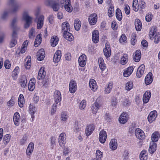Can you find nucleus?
<instances>
[{"label":"nucleus","mask_w":160,"mask_h":160,"mask_svg":"<svg viewBox=\"0 0 160 160\" xmlns=\"http://www.w3.org/2000/svg\"><path fill=\"white\" fill-rule=\"evenodd\" d=\"M157 29L155 26L152 27L149 32V37L150 38L155 34L153 37L154 42L158 43L160 41V33L157 32Z\"/></svg>","instance_id":"obj_1"},{"label":"nucleus","mask_w":160,"mask_h":160,"mask_svg":"<svg viewBox=\"0 0 160 160\" xmlns=\"http://www.w3.org/2000/svg\"><path fill=\"white\" fill-rule=\"evenodd\" d=\"M32 19V18L29 15L28 12L25 11L23 12L22 15V20L25 22L24 25L25 28H28L29 27Z\"/></svg>","instance_id":"obj_2"},{"label":"nucleus","mask_w":160,"mask_h":160,"mask_svg":"<svg viewBox=\"0 0 160 160\" xmlns=\"http://www.w3.org/2000/svg\"><path fill=\"white\" fill-rule=\"evenodd\" d=\"M8 5L13 4V8L11 12L13 13L18 12L22 7V4L21 3L14 2V0H8Z\"/></svg>","instance_id":"obj_3"},{"label":"nucleus","mask_w":160,"mask_h":160,"mask_svg":"<svg viewBox=\"0 0 160 160\" xmlns=\"http://www.w3.org/2000/svg\"><path fill=\"white\" fill-rule=\"evenodd\" d=\"M45 3L47 6H51L54 11H58L59 9L58 3L53 0H47Z\"/></svg>","instance_id":"obj_4"},{"label":"nucleus","mask_w":160,"mask_h":160,"mask_svg":"<svg viewBox=\"0 0 160 160\" xmlns=\"http://www.w3.org/2000/svg\"><path fill=\"white\" fill-rule=\"evenodd\" d=\"M44 19V16L42 15H40L36 18L35 22H37V29H40L42 28L43 25Z\"/></svg>","instance_id":"obj_5"},{"label":"nucleus","mask_w":160,"mask_h":160,"mask_svg":"<svg viewBox=\"0 0 160 160\" xmlns=\"http://www.w3.org/2000/svg\"><path fill=\"white\" fill-rule=\"evenodd\" d=\"M158 115L157 112L155 110L151 111L148 115V119L150 123H152L155 120Z\"/></svg>","instance_id":"obj_6"},{"label":"nucleus","mask_w":160,"mask_h":160,"mask_svg":"<svg viewBox=\"0 0 160 160\" xmlns=\"http://www.w3.org/2000/svg\"><path fill=\"white\" fill-rule=\"evenodd\" d=\"M66 135L65 133H61L58 138V142L61 147L64 146L66 143Z\"/></svg>","instance_id":"obj_7"},{"label":"nucleus","mask_w":160,"mask_h":160,"mask_svg":"<svg viewBox=\"0 0 160 160\" xmlns=\"http://www.w3.org/2000/svg\"><path fill=\"white\" fill-rule=\"evenodd\" d=\"M129 118L128 114L125 112H123L120 116L118 120L121 123L124 124L127 122Z\"/></svg>","instance_id":"obj_8"},{"label":"nucleus","mask_w":160,"mask_h":160,"mask_svg":"<svg viewBox=\"0 0 160 160\" xmlns=\"http://www.w3.org/2000/svg\"><path fill=\"white\" fill-rule=\"evenodd\" d=\"M136 137L139 139H142L145 137L144 132L140 128H137L135 132Z\"/></svg>","instance_id":"obj_9"},{"label":"nucleus","mask_w":160,"mask_h":160,"mask_svg":"<svg viewBox=\"0 0 160 160\" xmlns=\"http://www.w3.org/2000/svg\"><path fill=\"white\" fill-rule=\"evenodd\" d=\"M64 8L65 10L68 12H72L73 8L71 4V0H65Z\"/></svg>","instance_id":"obj_10"},{"label":"nucleus","mask_w":160,"mask_h":160,"mask_svg":"<svg viewBox=\"0 0 160 160\" xmlns=\"http://www.w3.org/2000/svg\"><path fill=\"white\" fill-rule=\"evenodd\" d=\"M78 61L79 66L81 67H83L86 63V56L85 54L81 55L79 58Z\"/></svg>","instance_id":"obj_11"},{"label":"nucleus","mask_w":160,"mask_h":160,"mask_svg":"<svg viewBox=\"0 0 160 160\" xmlns=\"http://www.w3.org/2000/svg\"><path fill=\"white\" fill-rule=\"evenodd\" d=\"M107 138V133L104 130H102L99 132V139L100 142L103 143L105 142Z\"/></svg>","instance_id":"obj_12"},{"label":"nucleus","mask_w":160,"mask_h":160,"mask_svg":"<svg viewBox=\"0 0 160 160\" xmlns=\"http://www.w3.org/2000/svg\"><path fill=\"white\" fill-rule=\"evenodd\" d=\"M77 88V85L75 81L73 80H71L69 84V90L71 93H74Z\"/></svg>","instance_id":"obj_13"},{"label":"nucleus","mask_w":160,"mask_h":160,"mask_svg":"<svg viewBox=\"0 0 160 160\" xmlns=\"http://www.w3.org/2000/svg\"><path fill=\"white\" fill-rule=\"evenodd\" d=\"M54 99L56 103L60 102L62 100L61 94L60 91L55 90L54 94Z\"/></svg>","instance_id":"obj_14"},{"label":"nucleus","mask_w":160,"mask_h":160,"mask_svg":"<svg viewBox=\"0 0 160 160\" xmlns=\"http://www.w3.org/2000/svg\"><path fill=\"white\" fill-rule=\"evenodd\" d=\"M97 21V14L94 13L90 15L88 18L89 23L91 25H94Z\"/></svg>","instance_id":"obj_15"},{"label":"nucleus","mask_w":160,"mask_h":160,"mask_svg":"<svg viewBox=\"0 0 160 160\" xmlns=\"http://www.w3.org/2000/svg\"><path fill=\"white\" fill-rule=\"evenodd\" d=\"M19 82L20 85L22 88H25L27 85V80L26 76L22 75L20 77Z\"/></svg>","instance_id":"obj_16"},{"label":"nucleus","mask_w":160,"mask_h":160,"mask_svg":"<svg viewBox=\"0 0 160 160\" xmlns=\"http://www.w3.org/2000/svg\"><path fill=\"white\" fill-rule=\"evenodd\" d=\"M92 41L95 43H98L99 40V34L98 30H94L92 32Z\"/></svg>","instance_id":"obj_17"},{"label":"nucleus","mask_w":160,"mask_h":160,"mask_svg":"<svg viewBox=\"0 0 160 160\" xmlns=\"http://www.w3.org/2000/svg\"><path fill=\"white\" fill-rule=\"evenodd\" d=\"M145 70V66L144 64H142L138 68L137 72V76L140 78L142 77L144 73Z\"/></svg>","instance_id":"obj_18"},{"label":"nucleus","mask_w":160,"mask_h":160,"mask_svg":"<svg viewBox=\"0 0 160 160\" xmlns=\"http://www.w3.org/2000/svg\"><path fill=\"white\" fill-rule=\"evenodd\" d=\"M95 129V126L93 124L89 125L88 126L85 130V133L86 136H88L90 135Z\"/></svg>","instance_id":"obj_19"},{"label":"nucleus","mask_w":160,"mask_h":160,"mask_svg":"<svg viewBox=\"0 0 160 160\" xmlns=\"http://www.w3.org/2000/svg\"><path fill=\"white\" fill-rule=\"evenodd\" d=\"M45 54L43 49H40L37 52V59L41 61L45 57Z\"/></svg>","instance_id":"obj_20"},{"label":"nucleus","mask_w":160,"mask_h":160,"mask_svg":"<svg viewBox=\"0 0 160 160\" xmlns=\"http://www.w3.org/2000/svg\"><path fill=\"white\" fill-rule=\"evenodd\" d=\"M61 51L60 50H57L53 56V62L55 63L59 62L61 59Z\"/></svg>","instance_id":"obj_21"},{"label":"nucleus","mask_w":160,"mask_h":160,"mask_svg":"<svg viewBox=\"0 0 160 160\" xmlns=\"http://www.w3.org/2000/svg\"><path fill=\"white\" fill-rule=\"evenodd\" d=\"M153 80L152 74L149 72L146 76L145 79V83L147 85H149L152 83Z\"/></svg>","instance_id":"obj_22"},{"label":"nucleus","mask_w":160,"mask_h":160,"mask_svg":"<svg viewBox=\"0 0 160 160\" xmlns=\"http://www.w3.org/2000/svg\"><path fill=\"white\" fill-rule=\"evenodd\" d=\"M34 144L33 143L30 142L29 143L26 152L28 158H30V154H31L34 149Z\"/></svg>","instance_id":"obj_23"},{"label":"nucleus","mask_w":160,"mask_h":160,"mask_svg":"<svg viewBox=\"0 0 160 160\" xmlns=\"http://www.w3.org/2000/svg\"><path fill=\"white\" fill-rule=\"evenodd\" d=\"M20 119V116L19 113L16 112L14 113L13 117V121L15 125L18 126L19 125Z\"/></svg>","instance_id":"obj_24"},{"label":"nucleus","mask_w":160,"mask_h":160,"mask_svg":"<svg viewBox=\"0 0 160 160\" xmlns=\"http://www.w3.org/2000/svg\"><path fill=\"white\" fill-rule=\"evenodd\" d=\"M89 86L91 89L93 91H96L98 88L96 82L93 79H90L89 82Z\"/></svg>","instance_id":"obj_25"},{"label":"nucleus","mask_w":160,"mask_h":160,"mask_svg":"<svg viewBox=\"0 0 160 160\" xmlns=\"http://www.w3.org/2000/svg\"><path fill=\"white\" fill-rule=\"evenodd\" d=\"M70 30V28L69 23L66 22H63L62 25V32H63V33Z\"/></svg>","instance_id":"obj_26"},{"label":"nucleus","mask_w":160,"mask_h":160,"mask_svg":"<svg viewBox=\"0 0 160 160\" xmlns=\"http://www.w3.org/2000/svg\"><path fill=\"white\" fill-rule=\"evenodd\" d=\"M133 68L132 67H129L124 70L123 75L124 77H127L129 76L132 72Z\"/></svg>","instance_id":"obj_27"},{"label":"nucleus","mask_w":160,"mask_h":160,"mask_svg":"<svg viewBox=\"0 0 160 160\" xmlns=\"http://www.w3.org/2000/svg\"><path fill=\"white\" fill-rule=\"evenodd\" d=\"M46 74V72L44 71V68L43 67H41L39 71L38 76V79H43L45 77Z\"/></svg>","instance_id":"obj_28"},{"label":"nucleus","mask_w":160,"mask_h":160,"mask_svg":"<svg viewBox=\"0 0 160 160\" xmlns=\"http://www.w3.org/2000/svg\"><path fill=\"white\" fill-rule=\"evenodd\" d=\"M36 80L34 78H32L30 80L28 84V89L31 91H33L35 88Z\"/></svg>","instance_id":"obj_29"},{"label":"nucleus","mask_w":160,"mask_h":160,"mask_svg":"<svg viewBox=\"0 0 160 160\" xmlns=\"http://www.w3.org/2000/svg\"><path fill=\"white\" fill-rule=\"evenodd\" d=\"M160 137V134L158 131L154 132L152 134L151 140L153 142H155L158 141Z\"/></svg>","instance_id":"obj_30"},{"label":"nucleus","mask_w":160,"mask_h":160,"mask_svg":"<svg viewBox=\"0 0 160 160\" xmlns=\"http://www.w3.org/2000/svg\"><path fill=\"white\" fill-rule=\"evenodd\" d=\"M151 96V93L150 91H146L143 95V101L145 103H147Z\"/></svg>","instance_id":"obj_31"},{"label":"nucleus","mask_w":160,"mask_h":160,"mask_svg":"<svg viewBox=\"0 0 160 160\" xmlns=\"http://www.w3.org/2000/svg\"><path fill=\"white\" fill-rule=\"evenodd\" d=\"M157 147V144L155 142H152L150 143L148 151L150 153H153L156 151Z\"/></svg>","instance_id":"obj_32"},{"label":"nucleus","mask_w":160,"mask_h":160,"mask_svg":"<svg viewBox=\"0 0 160 160\" xmlns=\"http://www.w3.org/2000/svg\"><path fill=\"white\" fill-rule=\"evenodd\" d=\"M113 83L112 82H109L106 86L104 90V92L106 94L110 93L113 87Z\"/></svg>","instance_id":"obj_33"},{"label":"nucleus","mask_w":160,"mask_h":160,"mask_svg":"<svg viewBox=\"0 0 160 160\" xmlns=\"http://www.w3.org/2000/svg\"><path fill=\"white\" fill-rule=\"evenodd\" d=\"M103 52L106 57H110L111 54V49L109 45H106L105 48L103 49Z\"/></svg>","instance_id":"obj_34"},{"label":"nucleus","mask_w":160,"mask_h":160,"mask_svg":"<svg viewBox=\"0 0 160 160\" xmlns=\"http://www.w3.org/2000/svg\"><path fill=\"white\" fill-rule=\"evenodd\" d=\"M135 26L137 31H140L142 28V24L140 21L138 19H135L134 22Z\"/></svg>","instance_id":"obj_35"},{"label":"nucleus","mask_w":160,"mask_h":160,"mask_svg":"<svg viewBox=\"0 0 160 160\" xmlns=\"http://www.w3.org/2000/svg\"><path fill=\"white\" fill-rule=\"evenodd\" d=\"M117 140L115 139H112L110 143V148L113 150H116L117 148Z\"/></svg>","instance_id":"obj_36"},{"label":"nucleus","mask_w":160,"mask_h":160,"mask_svg":"<svg viewBox=\"0 0 160 160\" xmlns=\"http://www.w3.org/2000/svg\"><path fill=\"white\" fill-rule=\"evenodd\" d=\"M64 38L69 41H72L73 39V37L72 34L69 32L68 31L63 33Z\"/></svg>","instance_id":"obj_37"},{"label":"nucleus","mask_w":160,"mask_h":160,"mask_svg":"<svg viewBox=\"0 0 160 160\" xmlns=\"http://www.w3.org/2000/svg\"><path fill=\"white\" fill-rule=\"evenodd\" d=\"M19 72V68L16 67L13 70L12 73V77L14 80H16L18 77V73Z\"/></svg>","instance_id":"obj_38"},{"label":"nucleus","mask_w":160,"mask_h":160,"mask_svg":"<svg viewBox=\"0 0 160 160\" xmlns=\"http://www.w3.org/2000/svg\"><path fill=\"white\" fill-rule=\"evenodd\" d=\"M98 62L100 69L102 71L104 70L106 67L103 59L102 58H99Z\"/></svg>","instance_id":"obj_39"},{"label":"nucleus","mask_w":160,"mask_h":160,"mask_svg":"<svg viewBox=\"0 0 160 160\" xmlns=\"http://www.w3.org/2000/svg\"><path fill=\"white\" fill-rule=\"evenodd\" d=\"M100 105L98 102H95L92 106V112L93 114H96L99 109Z\"/></svg>","instance_id":"obj_40"},{"label":"nucleus","mask_w":160,"mask_h":160,"mask_svg":"<svg viewBox=\"0 0 160 160\" xmlns=\"http://www.w3.org/2000/svg\"><path fill=\"white\" fill-rule=\"evenodd\" d=\"M141 58V53L140 50H137L135 52V54L133 57V59L136 62H138Z\"/></svg>","instance_id":"obj_41"},{"label":"nucleus","mask_w":160,"mask_h":160,"mask_svg":"<svg viewBox=\"0 0 160 160\" xmlns=\"http://www.w3.org/2000/svg\"><path fill=\"white\" fill-rule=\"evenodd\" d=\"M81 22L78 19H76L74 21V27L75 29L77 31H78L81 27Z\"/></svg>","instance_id":"obj_42"},{"label":"nucleus","mask_w":160,"mask_h":160,"mask_svg":"<svg viewBox=\"0 0 160 160\" xmlns=\"http://www.w3.org/2000/svg\"><path fill=\"white\" fill-rule=\"evenodd\" d=\"M24 103V100L23 96L22 94H20L19 97L18 99V104L20 108H22L23 107Z\"/></svg>","instance_id":"obj_43"},{"label":"nucleus","mask_w":160,"mask_h":160,"mask_svg":"<svg viewBox=\"0 0 160 160\" xmlns=\"http://www.w3.org/2000/svg\"><path fill=\"white\" fill-rule=\"evenodd\" d=\"M58 38L56 36H54L51 38V43L52 46L54 47L55 46L58 42Z\"/></svg>","instance_id":"obj_44"},{"label":"nucleus","mask_w":160,"mask_h":160,"mask_svg":"<svg viewBox=\"0 0 160 160\" xmlns=\"http://www.w3.org/2000/svg\"><path fill=\"white\" fill-rule=\"evenodd\" d=\"M116 16L117 19L119 21H121L122 16L121 11L119 8H117L116 10Z\"/></svg>","instance_id":"obj_45"},{"label":"nucleus","mask_w":160,"mask_h":160,"mask_svg":"<svg viewBox=\"0 0 160 160\" xmlns=\"http://www.w3.org/2000/svg\"><path fill=\"white\" fill-rule=\"evenodd\" d=\"M139 158L140 160H147L148 159L147 153L146 150H143L141 152Z\"/></svg>","instance_id":"obj_46"},{"label":"nucleus","mask_w":160,"mask_h":160,"mask_svg":"<svg viewBox=\"0 0 160 160\" xmlns=\"http://www.w3.org/2000/svg\"><path fill=\"white\" fill-rule=\"evenodd\" d=\"M42 38L40 34H38L36 37L34 42V46L35 47H38L41 43Z\"/></svg>","instance_id":"obj_47"},{"label":"nucleus","mask_w":160,"mask_h":160,"mask_svg":"<svg viewBox=\"0 0 160 160\" xmlns=\"http://www.w3.org/2000/svg\"><path fill=\"white\" fill-rule=\"evenodd\" d=\"M25 66L26 69H29L31 66V58L30 56L27 57L25 60Z\"/></svg>","instance_id":"obj_48"},{"label":"nucleus","mask_w":160,"mask_h":160,"mask_svg":"<svg viewBox=\"0 0 160 160\" xmlns=\"http://www.w3.org/2000/svg\"><path fill=\"white\" fill-rule=\"evenodd\" d=\"M11 138L10 135L9 134H7L5 135L3 139V142L4 144L7 145L9 142Z\"/></svg>","instance_id":"obj_49"},{"label":"nucleus","mask_w":160,"mask_h":160,"mask_svg":"<svg viewBox=\"0 0 160 160\" xmlns=\"http://www.w3.org/2000/svg\"><path fill=\"white\" fill-rule=\"evenodd\" d=\"M138 0H133L132 3L133 9L135 12H137L139 9V4Z\"/></svg>","instance_id":"obj_50"},{"label":"nucleus","mask_w":160,"mask_h":160,"mask_svg":"<svg viewBox=\"0 0 160 160\" xmlns=\"http://www.w3.org/2000/svg\"><path fill=\"white\" fill-rule=\"evenodd\" d=\"M96 158L98 160H102L103 157V153L99 150H97L96 153Z\"/></svg>","instance_id":"obj_51"},{"label":"nucleus","mask_w":160,"mask_h":160,"mask_svg":"<svg viewBox=\"0 0 160 160\" xmlns=\"http://www.w3.org/2000/svg\"><path fill=\"white\" fill-rule=\"evenodd\" d=\"M133 87V82L131 81L128 82L125 84V89L128 91L131 89Z\"/></svg>","instance_id":"obj_52"},{"label":"nucleus","mask_w":160,"mask_h":160,"mask_svg":"<svg viewBox=\"0 0 160 160\" xmlns=\"http://www.w3.org/2000/svg\"><path fill=\"white\" fill-rule=\"evenodd\" d=\"M128 60V56L127 54H124L121 59V63L124 65L127 63Z\"/></svg>","instance_id":"obj_53"},{"label":"nucleus","mask_w":160,"mask_h":160,"mask_svg":"<svg viewBox=\"0 0 160 160\" xmlns=\"http://www.w3.org/2000/svg\"><path fill=\"white\" fill-rule=\"evenodd\" d=\"M114 7L112 5L110 6L108 10V15L109 17H112L114 12Z\"/></svg>","instance_id":"obj_54"},{"label":"nucleus","mask_w":160,"mask_h":160,"mask_svg":"<svg viewBox=\"0 0 160 160\" xmlns=\"http://www.w3.org/2000/svg\"><path fill=\"white\" fill-rule=\"evenodd\" d=\"M11 11L10 10H5L1 14V18L3 20L6 19L8 17V14Z\"/></svg>","instance_id":"obj_55"},{"label":"nucleus","mask_w":160,"mask_h":160,"mask_svg":"<svg viewBox=\"0 0 160 160\" xmlns=\"http://www.w3.org/2000/svg\"><path fill=\"white\" fill-rule=\"evenodd\" d=\"M18 21V18H15L13 19L11 22V26L13 29H15L16 28V24Z\"/></svg>","instance_id":"obj_56"},{"label":"nucleus","mask_w":160,"mask_h":160,"mask_svg":"<svg viewBox=\"0 0 160 160\" xmlns=\"http://www.w3.org/2000/svg\"><path fill=\"white\" fill-rule=\"evenodd\" d=\"M86 105V102L85 100H82L80 103L79 105V108L80 109L82 110L84 109Z\"/></svg>","instance_id":"obj_57"},{"label":"nucleus","mask_w":160,"mask_h":160,"mask_svg":"<svg viewBox=\"0 0 160 160\" xmlns=\"http://www.w3.org/2000/svg\"><path fill=\"white\" fill-rule=\"evenodd\" d=\"M28 139L27 135H24L20 141V144L22 145H23L26 143L27 140Z\"/></svg>","instance_id":"obj_58"},{"label":"nucleus","mask_w":160,"mask_h":160,"mask_svg":"<svg viewBox=\"0 0 160 160\" xmlns=\"http://www.w3.org/2000/svg\"><path fill=\"white\" fill-rule=\"evenodd\" d=\"M57 104L56 103H54L52 107L50 113L51 115H53L56 112L57 110Z\"/></svg>","instance_id":"obj_59"},{"label":"nucleus","mask_w":160,"mask_h":160,"mask_svg":"<svg viewBox=\"0 0 160 160\" xmlns=\"http://www.w3.org/2000/svg\"><path fill=\"white\" fill-rule=\"evenodd\" d=\"M35 36V32L34 29L32 28L29 32V37L30 38H33Z\"/></svg>","instance_id":"obj_60"},{"label":"nucleus","mask_w":160,"mask_h":160,"mask_svg":"<svg viewBox=\"0 0 160 160\" xmlns=\"http://www.w3.org/2000/svg\"><path fill=\"white\" fill-rule=\"evenodd\" d=\"M68 116L65 112H62L61 115V119L63 121H66L68 119Z\"/></svg>","instance_id":"obj_61"},{"label":"nucleus","mask_w":160,"mask_h":160,"mask_svg":"<svg viewBox=\"0 0 160 160\" xmlns=\"http://www.w3.org/2000/svg\"><path fill=\"white\" fill-rule=\"evenodd\" d=\"M127 40V37L125 34H122L119 39V42L121 43L125 42Z\"/></svg>","instance_id":"obj_62"},{"label":"nucleus","mask_w":160,"mask_h":160,"mask_svg":"<svg viewBox=\"0 0 160 160\" xmlns=\"http://www.w3.org/2000/svg\"><path fill=\"white\" fill-rule=\"evenodd\" d=\"M136 36L135 34H132L131 39V43L133 45L135 44V42L137 41L136 40Z\"/></svg>","instance_id":"obj_63"},{"label":"nucleus","mask_w":160,"mask_h":160,"mask_svg":"<svg viewBox=\"0 0 160 160\" xmlns=\"http://www.w3.org/2000/svg\"><path fill=\"white\" fill-rule=\"evenodd\" d=\"M29 111L31 114H34L35 112L34 106L32 105H30L29 107Z\"/></svg>","instance_id":"obj_64"}]
</instances>
